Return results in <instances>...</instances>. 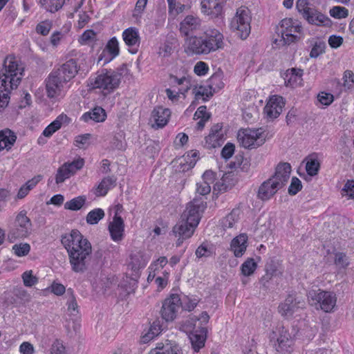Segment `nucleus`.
Wrapping results in <instances>:
<instances>
[{"label": "nucleus", "instance_id": "1", "mask_svg": "<svg viewBox=\"0 0 354 354\" xmlns=\"http://www.w3.org/2000/svg\"><path fill=\"white\" fill-rule=\"evenodd\" d=\"M61 242L68 254L72 270L84 272L87 270V259L92 252L91 243L77 230L62 236Z\"/></svg>", "mask_w": 354, "mask_h": 354}, {"label": "nucleus", "instance_id": "2", "mask_svg": "<svg viewBox=\"0 0 354 354\" xmlns=\"http://www.w3.org/2000/svg\"><path fill=\"white\" fill-rule=\"evenodd\" d=\"M291 173L290 164L281 162L275 169L274 174L263 181L259 187L257 198L262 201L270 200L279 190L284 187Z\"/></svg>", "mask_w": 354, "mask_h": 354}, {"label": "nucleus", "instance_id": "3", "mask_svg": "<svg viewBox=\"0 0 354 354\" xmlns=\"http://www.w3.org/2000/svg\"><path fill=\"white\" fill-rule=\"evenodd\" d=\"M303 38V28L299 21L292 18L283 19L276 27L272 46L281 48L297 43Z\"/></svg>", "mask_w": 354, "mask_h": 354}, {"label": "nucleus", "instance_id": "4", "mask_svg": "<svg viewBox=\"0 0 354 354\" xmlns=\"http://www.w3.org/2000/svg\"><path fill=\"white\" fill-rule=\"evenodd\" d=\"M122 74L119 69L104 68L92 75L87 81L89 89H98L106 95L117 90L122 82Z\"/></svg>", "mask_w": 354, "mask_h": 354}, {"label": "nucleus", "instance_id": "5", "mask_svg": "<svg viewBox=\"0 0 354 354\" xmlns=\"http://www.w3.org/2000/svg\"><path fill=\"white\" fill-rule=\"evenodd\" d=\"M24 67L21 61L13 55H8L0 73V84L10 89L16 88L24 76Z\"/></svg>", "mask_w": 354, "mask_h": 354}, {"label": "nucleus", "instance_id": "6", "mask_svg": "<svg viewBox=\"0 0 354 354\" xmlns=\"http://www.w3.org/2000/svg\"><path fill=\"white\" fill-rule=\"evenodd\" d=\"M252 12L245 6L239 7L229 23V28L242 40L246 39L251 32Z\"/></svg>", "mask_w": 354, "mask_h": 354}, {"label": "nucleus", "instance_id": "7", "mask_svg": "<svg viewBox=\"0 0 354 354\" xmlns=\"http://www.w3.org/2000/svg\"><path fill=\"white\" fill-rule=\"evenodd\" d=\"M306 296L309 304L316 309H320L325 313L334 311L337 303V296L334 292L312 288L307 292Z\"/></svg>", "mask_w": 354, "mask_h": 354}, {"label": "nucleus", "instance_id": "8", "mask_svg": "<svg viewBox=\"0 0 354 354\" xmlns=\"http://www.w3.org/2000/svg\"><path fill=\"white\" fill-rule=\"evenodd\" d=\"M296 8L303 17L312 25L326 27L332 25L330 18L318 11L308 0H297Z\"/></svg>", "mask_w": 354, "mask_h": 354}, {"label": "nucleus", "instance_id": "9", "mask_svg": "<svg viewBox=\"0 0 354 354\" xmlns=\"http://www.w3.org/2000/svg\"><path fill=\"white\" fill-rule=\"evenodd\" d=\"M266 138V131L263 128L241 129L237 134L239 144L245 149H254L262 145Z\"/></svg>", "mask_w": 354, "mask_h": 354}, {"label": "nucleus", "instance_id": "10", "mask_svg": "<svg viewBox=\"0 0 354 354\" xmlns=\"http://www.w3.org/2000/svg\"><path fill=\"white\" fill-rule=\"evenodd\" d=\"M69 88L68 83L55 71H52L46 80V91L49 98L58 100L64 97Z\"/></svg>", "mask_w": 354, "mask_h": 354}, {"label": "nucleus", "instance_id": "11", "mask_svg": "<svg viewBox=\"0 0 354 354\" xmlns=\"http://www.w3.org/2000/svg\"><path fill=\"white\" fill-rule=\"evenodd\" d=\"M32 223L25 211H21L15 219V227L8 232V239L14 242L17 239L27 237L31 232Z\"/></svg>", "mask_w": 354, "mask_h": 354}, {"label": "nucleus", "instance_id": "12", "mask_svg": "<svg viewBox=\"0 0 354 354\" xmlns=\"http://www.w3.org/2000/svg\"><path fill=\"white\" fill-rule=\"evenodd\" d=\"M205 208L202 198H194L189 202L181 215V220L190 223V226H198L201 220V213Z\"/></svg>", "mask_w": 354, "mask_h": 354}, {"label": "nucleus", "instance_id": "13", "mask_svg": "<svg viewBox=\"0 0 354 354\" xmlns=\"http://www.w3.org/2000/svg\"><path fill=\"white\" fill-rule=\"evenodd\" d=\"M214 47L210 42L205 43L203 37L187 36L185 39V51L189 55L207 54Z\"/></svg>", "mask_w": 354, "mask_h": 354}, {"label": "nucleus", "instance_id": "14", "mask_svg": "<svg viewBox=\"0 0 354 354\" xmlns=\"http://www.w3.org/2000/svg\"><path fill=\"white\" fill-rule=\"evenodd\" d=\"M85 61V56L80 54L77 59L71 58L64 63L55 72L68 83L73 79L80 69V63Z\"/></svg>", "mask_w": 354, "mask_h": 354}, {"label": "nucleus", "instance_id": "15", "mask_svg": "<svg viewBox=\"0 0 354 354\" xmlns=\"http://www.w3.org/2000/svg\"><path fill=\"white\" fill-rule=\"evenodd\" d=\"M284 106L285 100L283 97L278 95L270 96L263 108L265 118L269 121L277 118L281 115Z\"/></svg>", "mask_w": 354, "mask_h": 354}, {"label": "nucleus", "instance_id": "16", "mask_svg": "<svg viewBox=\"0 0 354 354\" xmlns=\"http://www.w3.org/2000/svg\"><path fill=\"white\" fill-rule=\"evenodd\" d=\"M306 303L302 298L294 295H288L279 307V313L283 317H290L299 308H304Z\"/></svg>", "mask_w": 354, "mask_h": 354}, {"label": "nucleus", "instance_id": "17", "mask_svg": "<svg viewBox=\"0 0 354 354\" xmlns=\"http://www.w3.org/2000/svg\"><path fill=\"white\" fill-rule=\"evenodd\" d=\"M180 305L181 302L178 295H171L162 304L160 310L162 318L167 322H172L176 318Z\"/></svg>", "mask_w": 354, "mask_h": 354}, {"label": "nucleus", "instance_id": "18", "mask_svg": "<svg viewBox=\"0 0 354 354\" xmlns=\"http://www.w3.org/2000/svg\"><path fill=\"white\" fill-rule=\"evenodd\" d=\"M84 161L82 158H78L71 162H66L57 171L55 182L57 185L64 183L66 179L74 175L77 171L84 166Z\"/></svg>", "mask_w": 354, "mask_h": 354}, {"label": "nucleus", "instance_id": "19", "mask_svg": "<svg viewBox=\"0 0 354 354\" xmlns=\"http://www.w3.org/2000/svg\"><path fill=\"white\" fill-rule=\"evenodd\" d=\"M225 0H201V13L211 19L221 17L224 13Z\"/></svg>", "mask_w": 354, "mask_h": 354}, {"label": "nucleus", "instance_id": "20", "mask_svg": "<svg viewBox=\"0 0 354 354\" xmlns=\"http://www.w3.org/2000/svg\"><path fill=\"white\" fill-rule=\"evenodd\" d=\"M171 111L162 106H158L152 110L149 124L153 129H162L165 127L171 118Z\"/></svg>", "mask_w": 354, "mask_h": 354}, {"label": "nucleus", "instance_id": "21", "mask_svg": "<svg viewBox=\"0 0 354 354\" xmlns=\"http://www.w3.org/2000/svg\"><path fill=\"white\" fill-rule=\"evenodd\" d=\"M72 122V119L66 114H59L52 122H50L43 131L41 136L38 138L39 143L44 142V137L50 138L55 132L62 127L68 126Z\"/></svg>", "mask_w": 354, "mask_h": 354}, {"label": "nucleus", "instance_id": "22", "mask_svg": "<svg viewBox=\"0 0 354 354\" xmlns=\"http://www.w3.org/2000/svg\"><path fill=\"white\" fill-rule=\"evenodd\" d=\"M122 37L127 46L128 51L131 54H136L141 40L139 30L135 27H129L123 30Z\"/></svg>", "mask_w": 354, "mask_h": 354}, {"label": "nucleus", "instance_id": "23", "mask_svg": "<svg viewBox=\"0 0 354 354\" xmlns=\"http://www.w3.org/2000/svg\"><path fill=\"white\" fill-rule=\"evenodd\" d=\"M225 140V133L223 131V125L217 123L213 125L209 135L205 138L204 147L207 149L219 147Z\"/></svg>", "mask_w": 354, "mask_h": 354}, {"label": "nucleus", "instance_id": "24", "mask_svg": "<svg viewBox=\"0 0 354 354\" xmlns=\"http://www.w3.org/2000/svg\"><path fill=\"white\" fill-rule=\"evenodd\" d=\"M120 54V43L116 37H111L105 45L98 57V62L102 61L106 64L114 59Z\"/></svg>", "mask_w": 354, "mask_h": 354}, {"label": "nucleus", "instance_id": "25", "mask_svg": "<svg viewBox=\"0 0 354 354\" xmlns=\"http://www.w3.org/2000/svg\"><path fill=\"white\" fill-rule=\"evenodd\" d=\"M304 71L299 68H291L287 69L283 74L284 85L286 87L295 88L304 85Z\"/></svg>", "mask_w": 354, "mask_h": 354}, {"label": "nucleus", "instance_id": "26", "mask_svg": "<svg viewBox=\"0 0 354 354\" xmlns=\"http://www.w3.org/2000/svg\"><path fill=\"white\" fill-rule=\"evenodd\" d=\"M196 227V226H190V223L180 219L172 230L174 236L178 237L176 246L179 247L184 240L190 238L193 235Z\"/></svg>", "mask_w": 354, "mask_h": 354}, {"label": "nucleus", "instance_id": "27", "mask_svg": "<svg viewBox=\"0 0 354 354\" xmlns=\"http://www.w3.org/2000/svg\"><path fill=\"white\" fill-rule=\"evenodd\" d=\"M201 26V19L194 15H188L180 22V32L187 37L192 32L200 29Z\"/></svg>", "mask_w": 354, "mask_h": 354}, {"label": "nucleus", "instance_id": "28", "mask_svg": "<svg viewBox=\"0 0 354 354\" xmlns=\"http://www.w3.org/2000/svg\"><path fill=\"white\" fill-rule=\"evenodd\" d=\"M108 230L111 239L119 243L124 237V223L121 216H113V221L109 223Z\"/></svg>", "mask_w": 354, "mask_h": 354}, {"label": "nucleus", "instance_id": "29", "mask_svg": "<svg viewBox=\"0 0 354 354\" xmlns=\"http://www.w3.org/2000/svg\"><path fill=\"white\" fill-rule=\"evenodd\" d=\"M171 84L175 86H181L180 89L189 91L191 88L192 82L191 77L187 73V70L185 67H181L179 72L176 71L175 73L169 75Z\"/></svg>", "mask_w": 354, "mask_h": 354}, {"label": "nucleus", "instance_id": "30", "mask_svg": "<svg viewBox=\"0 0 354 354\" xmlns=\"http://www.w3.org/2000/svg\"><path fill=\"white\" fill-rule=\"evenodd\" d=\"M222 167L232 170L241 168V170H246L249 165V160L248 158H244V156H221ZM230 173V171H228Z\"/></svg>", "mask_w": 354, "mask_h": 354}, {"label": "nucleus", "instance_id": "31", "mask_svg": "<svg viewBox=\"0 0 354 354\" xmlns=\"http://www.w3.org/2000/svg\"><path fill=\"white\" fill-rule=\"evenodd\" d=\"M149 354H183V351L175 342L166 339L165 342L157 343Z\"/></svg>", "mask_w": 354, "mask_h": 354}, {"label": "nucleus", "instance_id": "32", "mask_svg": "<svg viewBox=\"0 0 354 354\" xmlns=\"http://www.w3.org/2000/svg\"><path fill=\"white\" fill-rule=\"evenodd\" d=\"M195 156H176L175 159L171 161L173 167L176 171L185 172L194 167L196 162V160L194 158Z\"/></svg>", "mask_w": 354, "mask_h": 354}, {"label": "nucleus", "instance_id": "33", "mask_svg": "<svg viewBox=\"0 0 354 354\" xmlns=\"http://www.w3.org/2000/svg\"><path fill=\"white\" fill-rule=\"evenodd\" d=\"M205 37L204 41L205 43H211L214 47L211 50V51H214L222 47L223 35L222 33L217 29L215 28H209L205 30L204 32Z\"/></svg>", "mask_w": 354, "mask_h": 354}, {"label": "nucleus", "instance_id": "34", "mask_svg": "<svg viewBox=\"0 0 354 354\" xmlns=\"http://www.w3.org/2000/svg\"><path fill=\"white\" fill-rule=\"evenodd\" d=\"M248 236L246 234H241L232 240L230 248L236 257L243 256L247 248Z\"/></svg>", "mask_w": 354, "mask_h": 354}, {"label": "nucleus", "instance_id": "35", "mask_svg": "<svg viewBox=\"0 0 354 354\" xmlns=\"http://www.w3.org/2000/svg\"><path fill=\"white\" fill-rule=\"evenodd\" d=\"M17 140V136L15 132L9 129H5L0 131V152L3 150L8 151L10 149Z\"/></svg>", "mask_w": 354, "mask_h": 354}, {"label": "nucleus", "instance_id": "36", "mask_svg": "<svg viewBox=\"0 0 354 354\" xmlns=\"http://www.w3.org/2000/svg\"><path fill=\"white\" fill-rule=\"evenodd\" d=\"M106 113L105 110L102 107L97 106L92 110L84 113L80 118L82 121L89 122L93 121L95 122H102L106 120Z\"/></svg>", "mask_w": 354, "mask_h": 354}, {"label": "nucleus", "instance_id": "37", "mask_svg": "<svg viewBox=\"0 0 354 354\" xmlns=\"http://www.w3.org/2000/svg\"><path fill=\"white\" fill-rule=\"evenodd\" d=\"M117 178L115 176H109L104 178L95 189L94 194L96 196H104L109 190L116 185Z\"/></svg>", "mask_w": 354, "mask_h": 354}, {"label": "nucleus", "instance_id": "38", "mask_svg": "<svg viewBox=\"0 0 354 354\" xmlns=\"http://www.w3.org/2000/svg\"><path fill=\"white\" fill-rule=\"evenodd\" d=\"M206 333L207 329L204 327L201 328L200 331L196 330L190 333L189 339L195 352H198L205 346Z\"/></svg>", "mask_w": 354, "mask_h": 354}, {"label": "nucleus", "instance_id": "39", "mask_svg": "<svg viewBox=\"0 0 354 354\" xmlns=\"http://www.w3.org/2000/svg\"><path fill=\"white\" fill-rule=\"evenodd\" d=\"M277 342L275 348L278 352H288L292 344V339L288 331L282 330L277 339Z\"/></svg>", "mask_w": 354, "mask_h": 354}, {"label": "nucleus", "instance_id": "40", "mask_svg": "<svg viewBox=\"0 0 354 354\" xmlns=\"http://www.w3.org/2000/svg\"><path fill=\"white\" fill-rule=\"evenodd\" d=\"M188 91L185 89L178 88L176 90L174 87L168 88L165 90V94L169 100L173 104H177L182 102L186 97Z\"/></svg>", "mask_w": 354, "mask_h": 354}, {"label": "nucleus", "instance_id": "41", "mask_svg": "<svg viewBox=\"0 0 354 354\" xmlns=\"http://www.w3.org/2000/svg\"><path fill=\"white\" fill-rule=\"evenodd\" d=\"M210 117L211 114L207 111L205 106H199L194 115V119L198 120L196 124V129L201 131Z\"/></svg>", "mask_w": 354, "mask_h": 354}, {"label": "nucleus", "instance_id": "42", "mask_svg": "<svg viewBox=\"0 0 354 354\" xmlns=\"http://www.w3.org/2000/svg\"><path fill=\"white\" fill-rule=\"evenodd\" d=\"M42 178L43 177L41 175H37L34 176L32 179L28 180L19 189L17 195V198L22 199L25 198L28 194L29 192L41 180Z\"/></svg>", "mask_w": 354, "mask_h": 354}, {"label": "nucleus", "instance_id": "43", "mask_svg": "<svg viewBox=\"0 0 354 354\" xmlns=\"http://www.w3.org/2000/svg\"><path fill=\"white\" fill-rule=\"evenodd\" d=\"M234 180L229 175H224L222 178L217 181L214 185V191L225 192L234 186Z\"/></svg>", "mask_w": 354, "mask_h": 354}, {"label": "nucleus", "instance_id": "44", "mask_svg": "<svg viewBox=\"0 0 354 354\" xmlns=\"http://www.w3.org/2000/svg\"><path fill=\"white\" fill-rule=\"evenodd\" d=\"M86 201V196H79L75 197L64 204V209L72 211H77L82 209Z\"/></svg>", "mask_w": 354, "mask_h": 354}, {"label": "nucleus", "instance_id": "45", "mask_svg": "<svg viewBox=\"0 0 354 354\" xmlns=\"http://www.w3.org/2000/svg\"><path fill=\"white\" fill-rule=\"evenodd\" d=\"M105 216L104 211L101 208H95L90 211L86 217V223L89 225H95Z\"/></svg>", "mask_w": 354, "mask_h": 354}, {"label": "nucleus", "instance_id": "46", "mask_svg": "<svg viewBox=\"0 0 354 354\" xmlns=\"http://www.w3.org/2000/svg\"><path fill=\"white\" fill-rule=\"evenodd\" d=\"M66 0H41L42 7L48 12H55L62 8Z\"/></svg>", "mask_w": 354, "mask_h": 354}, {"label": "nucleus", "instance_id": "47", "mask_svg": "<svg viewBox=\"0 0 354 354\" xmlns=\"http://www.w3.org/2000/svg\"><path fill=\"white\" fill-rule=\"evenodd\" d=\"M197 322L196 317H189L185 320H183L178 323L177 327L178 328L186 333H192V330L194 329L196 323Z\"/></svg>", "mask_w": 354, "mask_h": 354}, {"label": "nucleus", "instance_id": "48", "mask_svg": "<svg viewBox=\"0 0 354 354\" xmlns=\"http://www.w3.org/2000/svg\"><path fill=\"white\" fill-rule=\"evenodd\" d=\"M148 0H138L134 10H133L132 17L136 22H140L142 17L145 12Z\"/></svg>", "mask_w": 354, "mask_h": 354}, {"label": "nucleus", "instance_id": "49", "mask_svg": "<svg viewBox=\"0 0 354 354\" xmlns=\"http://www.w3.org/2000/svg\"><path fill=\"white\" fill-rule=\"evenodd\" d=\"M239 211L238 209H233L222 220V225L224 228H232L234 225L238 221L239 217Z\"/></svg>", "mask_w": 354, "mask_h": 354}, {"label": "nucleus", "instance_id": "50", "mask_svg": "<svg viewBox=\"0 0 354 354\" xmlns=\"http://www.w3.org/2000/svg\"><path fill=\"white\" fill-rule=\"evenodd\" d=\"M195 97L197 100H203V101L207 100L213 95V91L210 88L209 86H201L196 88Z\"/></svg>", "mask_w": 354, "mask_h": 354}, {"label": "nucleus", "instance_id": "51", "mask_svg": "<svg viewBox=\"0 0 354 354\" xmlns=\"http://www.w3.org/2000/svg\"><path fill=\"white\" fill-rule=\"evenodd\" d=\"M131 261L129 266L134 271L138 270L141 268H144L146 265L145 261L142 259V256L140 252L132 254L130 257Z\"/></svg>", "mask_w": 354, "mask_h": 354}, {"label": "nucleus", "instance_id": "52", "mask_svg": "<svg viewBox=\"0 0 354 354\" xmlns=\"http://www.w3.org/2000/svg\"><path fill=\"white\" fill-rule=\"evenodd\" d=\"M12 250L17 257H25L30 252V245L27 243H17L12 246Z\"/></svg>", "mask_w": 354, "mask_h": 354}, {"label": "nucleus", "instance_id": "53", "mask_svg": "<svg viewBox=\"0 0 354 354\" xmlns=\"http://www.w3.org/2000/svg\"><path fill=\"white\" fill-rule=\"evenodd\" d=\"M189 8L179 3H176V0L168 3V10L170 16L176 17L178 15L183 12L186 9Z\"/></svg>", "mask_w": 354, "mask_h": 354}, {"label": "nucleus", "instance_id": "54", "mask_svg": "<svg viewBox=\"0 0 354 354\" xmlns=\"http://www.w3.org/2000/svg\"><path fill=\"white\" fill-rule=\"evenodd\" d=\"M162 330H163V326L162 324H161L160 321H154L153 324L151 325L148 333L143 337V338L145 339L144 341H146L148 339H152L155 336L158 335Z\"/></svg>", "mask_w": 354, "mask_h": 354}, {"label": "nucleus", "instance_id": "55", "mask_svg": "<svg viewBox=\"0 0 354 354\" xmlns=\"http://www.w3.org/2000/svg\"><path fill=\"white\" fill-rule=\"evenodd\" d=\"M320 169V162L316 158H310L306 164V171L310 176H315Z\"/></svg>", "mask_w": 354, "mask_h": 354}, {"label": "nucleus", "instance_id": "56", "mask_svg": "<svg viewBox=\"0 0 354 354\" xmlns=\"http://www.w3.org/2000/svg\"><path fill=\"white\" fill-rule=\"evenodd\" d=\"M96 40V33L93 30H86L78 39L81 45H90Z\"/></svg>", "mask_w": 354, "mask_h": 354}, {"label": "nucleus", "instance_id": "57", "mask_svg": "<svg viewBox=\"0 0 354 354\" xmlns=\"http://www.w3.org/2000/svg\"><path fill=\"white\" fill-rule=\"evenodd\" d=\"M329 14L335 19H345L348 16V10L344 7L337 6L330 9Z\"/></svg>", "mask_w": 354, "mask_h": 354}, {"label": "nucleus", "instance_id": "58", "mask_svg": "<svg viewBox=\"0 0 354 354\" xmlns=\"http://www.w3.org/2000/svg\"><path fill=\"white\" fill-rule=\"evenodd\" d=\"M92 135L90 133H85L78 135L75 138L74 144L79 148H84L91 143Z\"/></svg>", "mask_w": 354, "mask_h": 354}, {"label": "nucleus", "instance_id": "59", "mask_svg": "<svg viewBox=\"0 0 354 354\" xmlns=\"http://www.w3.org/2000/svg\"><path fill=\"white\" fill-rule=\"evenodd\" d=\"M196 256L198 258L209 257L212 255V248L206 243H203L196 250Z\"/></svg>", "mask_w": 354, "mask_h": 354}, {"label": "nucleus", "instance_id": "60", "mask_svg": "<svg viewBox=\"0 0 354 354\" xmlns=\"http://www.w3.org/2000/svg\"><path fill=\"white\" fill-rule=\"evenodd\" d=\"M257 268V263L253 259H248L241 266V272L245 276H250Z\"/></svg>", "mask_w": 354, "mask_h": 354}, {"label": "nucleus", "instance_id": "61", "mask_svg": "<svg viewBox=\"0 0 354 354\" xmlns=\"http://www.w3.org/2000/svg\"><path fill=\"white\" fill-rule=\"evenodd\" d=\"M52 28V21L50 20H44L39 22L36 28V32L43 36L47 35Z\"/></svg>", "mask_w": 354, "mask_h": 354}, {"label": "nucleus", "instance_id": "62", "mask_svg": "<svg viewBox=\"0 0 354 354\" xmlns=\"http://www.w3.org/2000/svg\"><path fill=\"white\" fill-rule=\"evenodd\" d=\"M214 92H216L220 89H221L224 86V83L222 81V78L221 75H212L209 79V83L208 84Z\"/></svg>", "mask_w": 354, "mask_h": 354}, {"label": "nucleus", "instance_id": "63", "mask_svg": "<svg viewBox=\"0 0 354 354\" xmlns=\"http://www.w3.org/2000/svg\"><path fill=\"white\" fill-rule=\"evenodd\" d=\"M343 86L346 90L354 88V73L351 71H346L343 75Z\"/></svg>", "mask_w": 354, "mask_h": 354}, {"label": "nucleus", "instance_id": "64", "mask_svg": "<svg viewBox=\"0 0 354 354\" xmlns=\"http://www.w3.org/2000/svg\"><path fill=\"white\" fill-rule=\"evenodd\" d=\"M51 354H68L63 342L59 339L53 342L50 348Z\"/></svg>", "mask_w": 354, "mask_h": 354}]
</instances>
